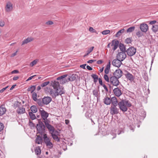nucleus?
Returning <instances> with one entry per match:
<instances>
[{"label": "nucleus", "instance_id": "473e14b6", "mask_svg": "<svg viewBox=\"0 0 158 158\" xmlns=\"http://www.w3.org/2000/svg\"><path fill=\"white\" fill-rule=\"evenodd\" d=\"M125 30L124 29H123L118 31L116 34L115 36L117 37H118L120 36L121 34L123 33L124 31Z\"/></svg>", "mask_w": 158, "mask_h": 158}, {"label": "nucleus", "instance_id": "37998d69", "mask_svg": "<svg viewBox=\"0 0 158 158\" xmlns=\"http://www.w3.org/2000/svg\"><path fill=\"white\" fill-rule=\"evenodd\" d=\"M107 74H106L104 75V79L106 82H110V79L109 78L108 76L107 75Z\"/></svg>", "mask_w": 158, "mask_h": 158}, {"label": "nucleus", "instance_id": "4d7b16f0", "mask_svg": "<svg viewBox=\"0 0 158 158\" xmlns=\"http://www.w3.org/2000/svg\"><path fill=\"white\" fill-rule=\"evenodd\" d=\"M36 76V75H34L33 76H31L29 77L28 78V79L26 80V81H28L31 80L32 78H33L34 77Z\"/></svg>", "mask_w": 158, "mask_h": 158}, {"label": "nucleus", "instance_id": "f03ea898", "mask_svg": "<svg viewBox=\"0 0 158 158\" xmlns=\"http://www.w3.org/2000/svg\"><path fill=\"white\" fill-rule=\"evenodd\" d=\"M118 105L120 109L123 112L126 111L127 110V107L131 106V103L128 100H122L118 102Z\"/></svg>", "mask_w": 158, "mask_h": 158}, {"label": "nucleus", "instance_id": "6e6d98bb", "mask_svg": "<svg viewBox=\"0 0 158 158\" xmlns=\"http://www.w3.org/2000/svg\"><path fill=\"white\" fill-rule=\"evenodd\" d=\"M53 22L51 21H48L46 23V24L48 25H51L53 24Z\"/></svg>", "mask_w": 158, "mask_h": 158}, {"label": "nucleus", "instance_id": "7ed1b4c3", "mask_svg": "<svg viewBox=\"0 0 158 158\" xmlns=\"http://www.w3.org/2000/svg\"><path fill=\"white\" fill-rule=\"evenodd\" d=\"M67 76L66 74L64 75L58 77L57 78V80H60V83L61 84H65L66 82L68 81H73L75 80L76 79V77L75 75H73L69 77L67 79H66L65 77Z\"/></svg>", "mask_w": 158, "mask_h": 158}, {"label": "nucleus", "instance_id": "423d86ee", "mask_svg": "<svg viewBox=\"0 0 158 158\" xmlns=\"http://www.w3.org/2000/svg\"><path fill=\"white\" fill-rule=\"evenodd\" d=\"M45 125L42 122L39 121L38 123L36 125V128L38 132L41 135L44 134L45 132Z\"/></svg>", "mask_w": 158, "mask_h": 158}, {"label": "nucleus", "instance_id": "5701e85b", "mask_svg": "<svg viewBox=\"0 0 158 158\" xmlns=\"http://www.w3.org/2000/svg\"><path fill=\"white\" fill-rule=\"evenodd\" d=\"M33 40V38L32 37H27L22 42L21 45H23L25 44H27Z\"/></svg>", "mask_w": 158, "mask_h": 158}, {"label": "nucleus", "instance_id": "0e129e2a", "mask_svg": "<svg viewBox=\"0 0 158 158\" xmlns=\"http://www.w3.org/2000/svg\"><path fill=\"white\" fill-rule=\"evenodd\" d=\"M98 81H99V84L101 85H103L102 82V81L101 79L99 78L98 79Z\"/></svg>", "mask_w": 158, "mask_h": 158}, {"label": "nucleus", "instance_id": "09e8293b", "mask_svg": "<svg viewBox=\"0 0 158 158\" xmlns=\"http://www.w3.org/2000/svg\"><path fill=\"white\" fill-rule=\"evenodd\" d=\"M29 125L31 127H33L35 125L32 123V121H31V120H29Z\"/></svg>", "mask_w": 158, "mask_h": 158}, {"label": "nucleus", "instance_id": "a211bd4d", "mask_svg": "<svg viewBox=\"0 0 158 158\" xmlns=\"http://www.w3.org/2000/svg\"><path fill=\"white\" fill-rule=\"evenodd\" d=\"M126 78L129 81H132L134 79V77L133 76L129 73L127 72V73L125 74Z\"/></svg>", "mask_w": 158, "mask_h": 158}, {"label": "nucleus", "instance_id": "ddd939ff", "mask_svg": "<svg viewBox=\"0 0 158 158\" xmlns=\"http://www.w3.org/2000/svg\"><path fill=\"white\" fill-rule=\"evenodd\" d=\"M121 61H122L117 58L116 59L113 60L112 64L114 66L119 68L120 66L122 64Z\"/></svg>", "mask_w": 158, "mask_h": 158}, {"label": "nucleus", "instance_id": "9b49d317", "mask_svg": "<svg viewBox=\"0 0 158 158\" xmlns=\"http://www.w3.org/2000/svg\"><path fill=\"white\" fill-rule=\"evenodd\" d=\"M126 56L127 55L125 52H120L118 53L116 57L121 61H123L126 58Z\"/></svg>", "mask_w": 158, "mask_h": 158}, {"label": "nucleus", "instance_id": "f257e3e1", "mask_svg": "<svg viewBox=\"0 0 158 158\" xmlns=\"http://www.w3.org/2000/svg\"><path fill=\"white\" fill-rule=\"evenodd\" d=\"M60 89H53L48 87L44 88V90L46 93H49L53 98H55L59 95H61L62 94L64 93L61 92V90H60Z\"/></svg>", "mask_w": 158, "mask_h": 158}, {"label": "nucleus", "instance_id": "338daca9", "mask_svg": "<svg viewBox=\"0 0 158 158\" xmlns=\"http://www.w3.org/2000/svg\"><path fill=\"white\" fill-rule=\"evenodd\" d=\"M103 61L101 60H98L97 63L98 64H101L103 63Z\"/></svg>", "mask_w": 158, "mask_h": 158}, {"label": "nucleus", "instance_id": "052dcab7", "mask_svg": "<svg viewBox=\"0 0 158 158\" xmlns=\"http://www.w3.org/2000/svg\"><path fill=\"white\" fill-rule=\"evenodd\" d=\"M111 134L112 135H114V137L112 138V139H113L114 138H115L116 136V134L115 133H114V132L113 131H111Z\"/></svg>", "mask_w": 158, "mask_h": 158}, {"label": "nucleus", "instance_id": "c9c22d12", "mask_svg": "<svg viewBox=\"0 0 158 158\" xmlns=\"http://www.w3.org/2000/svg\"><path fill=\"white\" fill-rule=\"evenodd\" d=\"M29 115L30 118L32 120L35 119L36 118L35 114L31 112H29Z\"/></svg>", "mask_w": 158, "mask_h": 158}, {"label": "nucleus", "instance_id": "393cba45", "mask_svg": "<svg viewBox=\"0 0 158 158\" xmlns=\"http://www.w3.org/2000/svg\"><path fill=\"white\" fill-rule=\"evenodd\" d=\"M103 102L106 105H110L111 103V98L106 97L103 99Z\"/></svg>", "mask_w": 158, "mask_h": 158}, {"label": "nucleus", "instance_id": "8fccbe9b", "mask_svg": "<svg viewBox=\"0 0 158 158\" xmlns=\"http://www.w3.org/2000/svg\"><path fill=\"white\" fill-rule=\"evenodd\" d=\"M136 35L139 37L141 36L142 35V33L140 31H138L136 33Z\"/></svg>", "mask_w": 158, "mask_h": 158}, {"label": "nucleus", "instance_id": "3c124183", "mask_svg": "<svg viewBox=\"0 0 158 158\" xmlns=\"http://www.w3.org/2000/svg\"><path fill=\"white\" fill-rule=\"evenodd\" d=\"M19 73V71L18 70H14L11 72L12 74H16Z\"/></svg>", "mask_w": 158, "mask_h": 158}, {"label": "nucleus", "instance_id": "7c9ffc66", "mask_svg": "<svg viewBox=\"0 0 158 158\" xmlns=\"http://www.w3.org/2000/svg\"><path fill=\"white\" fill-rule=\"evenodd\" d=\"M152 29L155 33L157 32L158 31V25H153Z\"/></svg>", "mask_w": 158, "mask_h": 158}, {"label": "nucleus", "instance_id": "c756f323", "mask_svg": "<svg viewBox=\"0 0 158 158\" xmlns=\"http://www.w3.org/2000/svg\"><path fill=\"white\" fill-rule=\"evenodd\" d=\"M119 48L121 51V52H126V50L125 47L124 45L122 44H120L119 45Z\"/></svg>", "mask_w": 158, "mask_h": 158}, {"label": "nucleus", "instance_id": "e433bc0d", "mask_svg": "<svg viewBox=\"0 0 158 158\" xmlns=\"http://www.w3.org/2000/svg\"><path fill=\"white\" fill-rule=\"evenodd\" d=\"M35 101H36L37 102L38 104L40 106H42L44 104L43 103V102L42 101V99L41 100L40 99H37Z\"/></svg>", "mask_w": 158, "mask_h": 158}, {"label": "nucleus", "instance_id": "f704fd0d", "mask_svg": "<svg viewBox=\"0 0 158 158\" xmlns=\"http://www.w3.org/2000/svg\"><path fill=\"white\" fill-rule=\"evenodd\" d=\"M99 89H96L93 91V93L95 97H97L98 95V92H99Z\"/></svg>", "mask_w": 158, "mask_h": 158}, {"label": "nucleus", "instance_id": "2f4dec72", "mask_svg": "<svg viewBox=\"0 0 158 158\" xmlns=\"http://www.w3.org/2000/svg\"><path fill=\"white\" fill-rule=\"evenodd\" d=\"M35 153L37 155H39L41 153V150L40 147H36L35 150Z\"/></svg>", "mask_w": 158, "mask_h": 158}, {"label": "nucleus", "instance_id": "58836bf2", "mask_svg": "<svg viewBox=\"0 0 158 158\" xmlns=\"http://www.w3.org/2000/svg\"><path fill=\"white\" fill-rule=\"evenodd\" d=\"M135 27L133 26L129 27L127 30V33H129L132 32L135 30Z\"/></svg>", "mask_w": 158, "mask_h": 158}, {"label": "nucleus", "instance_id": "a18cd8bd", "mask_svg": "<svg viewBox=\"0 0 158 158\" xmlns=\"http://www.w3.org/2000/svg\"><path fill=\"white\" fill-rule=\"evenodd\" d=\"M110 30H106L103 31L102 32V33L103 35H107V34H108L110 32Z\"/></svg>", "mask_w": 158, "mask_h": 158}, {"label": "nucleus", "instance_id": "dca6fc26", "mask_svg": "<svg viewBox=\"0 0 158 158\" xmlns=\"http://www.w3.org/2000/svg\"><path fill=\"white\" fill-rule=\"evenodd\" d=\"M119 44V41L118 40H114L112 41L111 46H114L112 49L115 51L118 48Z\"/></svg>", "mask_w": 158, "mask_h": 158}, {"label": "nucleus", "instance_id": "a878e982", "mask_svg": "<svg viewBox=\"0 0 158 158\" xmlns=\"http://www.w3.org/2000/svg\"><path fill=\"white\" fill-rule=\"evenodd\" d=\"M111 102L112 104V106H117V105L118 101L115 97H114L111 98Z\"/></svg>", "mask_w": 158, "mask_h": 158}, {"label": "nucleus", "instance_id": "774afa93", "mask_svg": "<svg viewBox=\"0 0 158 158\" xmlns=\"http://www.w3.org/2000/svg\"><path fill=\"white\" fill-rule=\"evenodd\" d=\"M87 69L89 70H91L93 69L89 65H87L86 66Z\"/></svg>", "mask_w": 158, "mask_h": 158}, {"label": "nucleus", "instance_id": "603ef678", "mask_svg": "<svg viewBox=\"0 0 158 158\" xmlns=\"http://www.w3.org/2000/svg\"><path fill=\"white\" fill-rule=\"evenodd\" d=\"M5 25V22L3 21H0V26L1 27H3Z\"/></svg>", "mask_w": 158, "mask_h": 158}, {"label": "nucleus", "instance_id": "4be33fe9", "mask_svg": "<svg viewBox=\"0 0 158 158\" xmlns=\"http://www.w3.org/2000/svg\"><path fill=\"white\" fill-rule=\"evenodd\" d=\"M42 138L41 137L40 135H37L35 139V142L36 143L38 144H42Z\"/></svg>", "mask_w": 158, "mask_h": 158}, {"label": "nucleus", "instance_id": "a19ab883", "mask_svg": "<svg viewBox=\"0 0 158 158\" xmlns=\"http://www.w3.org/2000/svg\"><path fill=\"white\" fill-rule=\"evenodd\" d=\"M125 43L127 44L131 43L132 42L131 38H128L125 40Z\"/></svg>", "mask_w": 158, "mask_h": 158}, {"label": "nucleus", "instance_id": "13d9d810", "mask_svg": "<svg viewBox=\"0 0 158 158\" xmlns=\"http://www.w3.org/2000/svg\"><path fill=\"white\" fill-rule=\"evenodd\" d=\"M156 20H153V21H151L150 22V24L151 25H154V23H156Z\"/></svg>", "mask_w": 158, "mask_h": 158}, {"label": "nucleus", "instance_id": "4468645a", "mask_svg": "<svg viewBox=\"0 0 158 158\" xmlns=\"http://www.w3.org/2000/svg\"><path fill=\"white\" fill-rule=\"evenodd\" d=\"M118 109L116 107V106H111L110 108V113L113 115L118 113Z\"/></svg>", "mask_w": 158, "mask_h": 158}, {"label": "nucleus", "instance_id": "39448f33", "mask_svg": "<svg viewBox=\"0 0 158 158\" xmlns=\"http://www.w3.org/2000/svg\"><path fill=\"white\" fill-rule=\"evenodd\" d=\"M39 111L41 117L44 120L43 122L45 124V123L47 122L50 124V121L47 119V118L48 117L49 115L48 113L44 111L42 108H41L40 109Z\"/></svg>", "mask_w": 158, "mask_h": 158}, {"label": "nucleus", "instance_id": "ea45409f", "mask_svg": "<svg viewBox=\"0 0 158 158\" xmlns=\"http://www.w3.org/2000/svg\"><path fill=\"white\" fill-rule=\"evenodd\" d=\"M38 61V60H35L31 62L30 64V65L31 66H33L34 65H35L36 64V63H37V62Z\"/></svg>", "mask_w": 158, "mask_h": 158}, {"label": "nucleus", "instance_id": "6e6552de", "mask_svg": "<svg viewBox=\"0 0 158 158\" xmlns=\"http://www.w3.org/2000/svg\"><path fill=\"white\" fill-rule=\"evenodd\" d=\"M110 82L113 85L116 86H117L120 83L118 78L114 76L111 77L110 78Z\"/></svg>", "mask_w": 158, "mask_h": 158}, {"label": "nucleus", "instance_id": "69168bd1", "mask_svg": "<svg viewBox=\"0 0 158 158\" xmlns=\"http://www.w3.org/2000/svg\"><path fill=\"white\" fill-rule=\"evenodd\" d=\"M86 65V64L81 65L80 66L81 68H83V69H85V67Z\"/></svg>", "mask_w": 158, "mask_h": 158}, {"label": "nucleus", "instance_id": "c03bdc74", "mask_svg": "<svg viewBox=\"0 0 158 158\" xmlns=\"http://www.w3.org/2000/svg\"><path fill=\"white\" fill-rule=\"evenodd\" d=\"M32 93V97L33 99L35 101H36V99H37L36 98L37 94H36V93H35V92H33Z\"/></svg>", "mask_w": 158, "mask_h": 158}, {"label": "nucleus", "instance_id": "20e7f679", "mask_svg": "<svg viewBox=\"0 0 158 158\" xmlns=\"http://www.w3.org/2000/svg\"><path fill=\"white\" fill-rule=\"evenodd\" d=\"M43 138L46 147L49 149L52 148L53 144L51 141V139L47 136V134H44L43 135Z\"/></svg>", "mask_w": 158, "mask_h": 158}, {"label": "nucleus", "instance_id": "e2e57ef3", "mask_svg": "<svg viewBox=\"0 0 158 158\" xmlns=\"http://www.w3.org/2000/svg\"><path fill=\"white\" fill-rule=\"evenodd\" d=\"M61 154V153L60 152H59L58 156L56 155H55V157L56 158H59L60 157Z\"/></svg>", "mask_w": 158, "mask_h": 158}, {"label": "nucleus", "instance_id": "f3484780", "mask_svg": "<svg viewBox=\"0 0 158 158\" xmlns=\"http://www.w3.org/2000/svg\"><path fill=\"white\" fill-rule=\"evenodd\" d=\"M52 101V98L49 97H45L42 99V101L44 105L48 104Z\"/></svg>", "mask_w": 158, "mask_h": 158}, {"label": "nucleus", "instance_id": "f8f14e48", "mask_svg": "<svg viewBox=\"0 0 158 158\" xmlns=\"http://www.w3.org/2000/svg\"><path fill=\"white\" fill-rule=\"evenodd\" d=\"M122 71L119 69L116 70L113 73L114 76L118 79L122 77Z\"/></svg>", "mask_w": 158, "mask_h": 158}, {"label": "nucleus", "instance_id": "1a4fd4ad", "mask_svg": "<svg viewBox=\"0 0 158 158\" xmlns=\"http://www.w3.org/2000/svg\"><path fill=\"white\" fill-rule=\"evenodd\" d=\"M52 86L53 87L54 89H60V90H61V92L65 93V91L62 87V86H61L59 85V82L56 81H54L52 82Z\"/></svg>", "mask_w": 158, "mask_h": 158}, {"label": "nucleus", "instance_id": "b1692460", "mask_svg": "<svg viewBox=\"0 0 158 158\" xmlns=\"http://www.w3.org/2000/svg\"><path fill=\"white\" fill-rule=\"evenodd\" d=\"M6 111V108L3 105L0 106V116H2L5 113Z\"/></svg>", "mask_w": 158, "mask_h": 158}, {"label": "nucleus", "instance_id": "5fc2aeb1", "mask_svg": "<svg viewBox=\"0 0 158 158\" xmlns=\"http://www.w3.org/2000/svg\"><path fill=\"white\" fill-rule=\"evenodd\" d=\"M8 86H6V87L3 88L0 90V93H2L8 87Z\"/></svg>", "mask_w": 158, "mask_h": 158}, {"label": "nucleus", "instance_id": "de8ad7c7", "mask_svg": "<svg viewBox=\"0 0 158 158\" xmlns=\"http://www.w3.org/2000/svg\"><path fill=\"white\" fill-rule=\"evenodd\" d=\"M89 31L92 33H96L97 31L96 30L93 29L92 27H90L89 28Z\"/></svg>", "mask_w": 158, "mask_h": 158}, {"label": "nucleus", "instance_id": "cd10ccee", "mask_svg": "<svg viewBox=\"0 0 158 158\" xmlns=\"http://www.w3.org/2000/svg\"><path fill=\"white\" fill-rule=\"evenodd\" d=\"M36 85H31V86L29 87L27 90L28 91H31V93H32L35 90Z\"/></svg>", "mask_w": 158, "mask_h": 158}, {"label": "nucleus", "instance_id": "c85d7f7f", "mask_svg": "<svg viewBox=\"0 0 158 158\" xmlns=\"http://www.w3.org/2000/svg\"><path fill=\"white\" fill-rule=\"evenodd\" d=\"M94 48V47H92L89 48L88 50L86 51V54L84 56V57H86L89 55V54L93 51Z\"/></svg>", "mask_w": 158, "mask_h": 158}, {"label": "nucleus", "instance_id": "49530a36", "mask_svg": "<svg viewBox=\"0 0 158 158\" xmlns=\"http://www.w3.org/2000/svg\"><path fill=\"white\" fill-rule=\"evenodd\" d=\"M91 76L94 79H98V76L96 74H92L91 75Z\"/></svg>", "mask_w": 158, "mask_h": 158}, {"label": "nucleus", "instance_id": "aec40b11", "mask_svg": "<svg viewBox=\"0 0 158 158\" xmlns=\"http://www.w3.org/2000/svg\"><path fill=\"white\" fill-rule=\"evenodd\" d=\"M13 9L12 5L10 2L7 3L5 8V10L7 12H10Z\"/></svg>", "mask_w": 158, "mask_h": 158}, {"label": "nucleus", "instance_id": "bb28decb", "mask_svg": "<svg viewBox=\"0 0 158 158\" xmlns=\"http://www.w3.org/2000/svg\"><path fill=\"white\" fill-rule=\"evenodd\" d=\"M110 62L109 61L108 64L106 65V67L105 69L104 72L106 74H108L109 73V71L110 69Z\"/></svg>", "mask_w": 158, "mask_h": 158}, {"label": "nucleus", "instance_id": "72a5a7b5", "mask_svg": "<svg viewBox=\"0 0 158 158\" xmlns=\"http://www.w3.org/2000/svg\"><path fill=\"white\" fill-rule=\"evenodd\" d=\"M31 110L32 113H36L37 111V108L35 106H32L31 107Z\"/></svg>", "mask_w": 158, "mask_h": 158}, {"label": "nucleus", "instance_id": "680f3d73", "mask_svg": "<svg viewBox=\"0 0 158 158\" xmlns=\"http://www.w3.org/2000/svg\"><path fill=\"white\" fill-rule=\"evenodd\" d=\"M18 50H17L16 51V52H15V53H13V54L11 55V57H14V56H15V55H16V54H17V52H18Z\"/></svg>", "mask_w": 158, "mask_h": 158}, {"label": "nucleus", "instance_id": "4c0bfd02", "mask_svg": "<svg viewBox=\"0 0 158 158\" xmlns=\"http://www.w3.org/2000/svg\"><path fill=\"white\" fill-rule=\"evenodd\" d=\"M51 136L52 137L53 139L54 140H55L57 142L60 141V139L59 138V137L57 136V135L52 134V135H51Z\"/></svg>", "mask_w": 158, "mask_h": 158}, {"label": "nucleus", "instance_id": "9d476101", "mask_svg": "<svg viewBox=\"0 0 158 158\" xmlns=\"http://www.w3.org/2000/svg\"><path fill=\"white\" fill-rule=\"evenodd\" d=\"M136 50L135 48L133 47H131L128 48L126 52L128 55L131 56L134 55L136 52Z\"/></svg>", "mask_w": 158, "mask_h": 158}, {"label": "nucleus", "instance_id": "6ab92c4d", "mask_svg": "<svg viewBox=\"0 0 158 158\" xmlns=\"http://www.w3.org/2000/svg\"><path fill=\"white\" fill-rule=\"evenodd\" d=\"M113 91L114 94L117 97H119L122 94L121 90L118 88H114Z\"/></svg>", "mask_w": 158, "mask_h": 158}, {"label": "nucleus", "instance_id": "864d4df0", "mask_svg": "<svg viewBox=\"0 0 158 158\" xmlns=\"http://www.w3.org/2000/svg\"><path fill=\"white\" fill-rule=\"evenodd\" d=\"M4 128V126L3 124L0 122V131H2Z\"/></svg>", "mask_w": 158, "mask_h": 158}, {"label": "nucleus", "instance_id": "79ce46f5", "mask_svg": "<svg viewBox=\"0 0 158 158\" xmlns=\"http://www.w3.org/2000/svg\"><path fill=\"white\" fill-rule=\"evenodd\" d=\"M49 83L50 82L49 81H47L46 82H43L40 85L42 87H44L47 86V85H48Z\"/></svg>", "mask_w": 158, "mask_h": 158}, {"label": "nucleus", "instance_id": "2eb2a0df", "mask_svg": "<svg viewBox=\"0 0 158 158\" xmlns=\"http://www.w3.org/2000/svg\"><path fill=\"white\" fill-rule=\"evenodd\" d=\"M140 28L142 31L146 32L148 30V27L147 24L143 23L140 24Z\"/></svg>", "mask_w": 158, "mask_h": 158}, {"label": "nucleus", "instance_id": "412c9836", "mask_svg": "<svg viewBox=\"0 0 158 158\" xmlns=\"http://www.w3.org/2000/svg\"><path fill=\"white\" fill-rule=\"evenodd\" d=\"M25 112V108L23 107H19L17 110V112L20 114H24Z\"/></svg>", "mask_w": 158, "mask_h": 158}, {"label": "nucleus", "instance_id": "bf43d9fd", "mask_svg": "<svg viewBox=\"0 0 158 158\" xmlns=\"http://www.w3.org/2000/svg\"><path fill=\"white\" fill-rule=\"evenodd\" d=\"M96 60H89L87 62L89 63H92L93 62L95 61Z\"/></svg>", "mask_w": 158, "mask_h": 158}, {"label": "nucleus", "instance_id": "0eeeda50", "mask_svg": "<svg viewBox=\"0 0 158 158\" xmlns=\"http://www.w3.org/2000/svg\"><path fill=\"white\" fill-rule=\"evenodd\" d=\"M45 126L51 135L53 134L56 135H59V133L57 131L55 130V128L53 126L50 124H48L47 122L46 123Z\"/></svg>", "mask_w": 158, "mask_h": 158}]
</instances>
